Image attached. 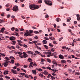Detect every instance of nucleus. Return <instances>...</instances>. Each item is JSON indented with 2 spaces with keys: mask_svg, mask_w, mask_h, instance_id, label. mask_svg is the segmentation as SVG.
I'll list each match as a JSON object with an SVG mask.
<instances>
[{
  "mask_svg": "<svg viewBox=\"0 0 80 80\" xmlns=\"http://www.w3.org/2000/svg\"><path fill=\"white\" fill-rule=\"evenodd\" d=\"M26 33L24 32L25 34L24 35V36L25 35L26 36H32L33 34H32L33 32V31L32 30H30L29 31L26 30Z\"/></svg>",
  "mask_w": 80,
  "mask_h": 80,
  "instance_id": "nucleus-1",
  "label": "nucleus"
},
{
  "mask_svg": "<svg viewBox=\"0 0 80 80\" xmlns=\"http://www.w3.org/2000/svg\"><path fill=\"white\" fill-rule=\"evenodd\" d=\"M18 10V8L17 6H14L12 8V10L14 11V12H16V11H17Z\"/></svg>",
  "mask_w": 80,
  "mask_h": 80,
  "instance_id": "nucleus-2",
  "label": "nucleus"
},
{
  "mask_svg": "<svg viewBox=\"0 0 80 80\" xmlns=\"http://www.w3.org/2000/svg\"><path fill=\"white\" fill-rule=\"evenodd\" d=\"M11 72L12 73H13L14 74H16V75H17V74L18 73V72L16 70H15L14 69H11Z\"/></svg>",
  "mask_w": 80,
  "mask_h": 80,
  "instance_id": "nucleus-3",
  "label": "nucleus"
},
{
  "mask_svg": "<svg viewBox=\"0 0 80 80\" xmlns=\"http://www.w3.org/2000/svg\"><path fill=\"white\" fill-rule=\"evenodd\" d=\"M2 65H4V67H7L8 65V62L6 61L5 62L3 63Z\"/></svg>",
  "mask_w": 80,
  "mask_h": 80,
  "instance_id": "nucleus-4",
  "label": "nucleus"
},
{
  "mask_svg": "<svg viewBox=\"0 0 80 80\" xmlns=\"http://www.w3.org/2000/svg\"><path fill=\"white\" fill-rule=\"evenodd\" d=\"M35 6L34 4H32L30 6V8L31 9V10H34V7Z\"/></svg>",
  "mask_w": 80,
  "mask_h": 80,
  "instance_id": "nucleus-5",
  "label": "nucleus"
},
{
  "mask_svg": "<svg viewBox=\"0 0 80 80\" xmlns=\"http://www.w3.org/2000/svg\"><path fill=\"white\" fill-rule=\"evenodd\" d=\"M15 39H16V38L15 37L12 36L10 37L9 38V40H11L12 41V40H15Z\"/></svg>",
  "mask_w": 80,
  "mask_h": 80,
  "instance_id": "nucleus-6",
  "label": "nucleus"
},
{
  "mask_svg": "<svg viewBox=\"0 0 80 80\" xmlns=\"http://www.w3.org/2000/svg\"><path fill=\"white\" fill-rule=\"evenodd\" d=\"M50 56H54L55 58H57V53L56 52H53L52 53V55H50Z\"/></svg>",
  "mask_w": 80,
  "mask_h": 80,
  "instance_id": "nucleus-7",
  "label": "nucleus"
},
{
  "mask_svg": "<svg viewBox=\"0 0 80 80\" xmlns=\"http://www.w3.org/2000/svg\"><path fill=\"white\" fill-rule=\"evenodd\" d=\"M39 8V7L38 5H34V10H36Z\"/></svg>",
  "mask_w": 80,
  "mask_h": 80,
  "instance_id": "nucleus-8",
  "label": "nucleus"
},
{
  "mask_svg": "<svg viewBox=\"0 0 80 80\" xmlns=\"http://www.w3.org/2000/svg\"><path fill=\"white\" fill-rule=\"evenodd\" d=\"M50 1L49 0H45L44 1L45 3H46V4H47V5H48V4L49 3V2H50Z\"/></svg>",
  "mask_w": 80,
  "mask_h": 80,
  "instance_id": "nucleus-9",
  "label": "nucleus"
},
{
  "mask_svg": "<svg viewBox=\"0 0 80 80\" xmlns=\"http://www.w3.org/2000/svg\"><path fill=\"white\" fill-rule=\"evenodd\" d=\"M43 73L44 74V75H48V72H47V71H44Z\"/></svg>",
  "mask_w": 80,
  "mask_h": 80,
  "instance_id": "nucleus-10",
  "label": "nucleus"
},
{
  "mask_svg": "<svg viewBox=\"0 0 80 80\" xmlns=\"http://www.w3.org/2000/svg\"><path fill=\"white\" fill-rule=\"evenodd\" d=\"M59 58H61V59H63L64 58L63 57V55H62V54H60L59 56Z\"/></svg>",
  "mask_w": 80,
  "mask_h": 80,
  "instance_id": "nucleus-11",
  "label": "nucleus"
},
{
  "mask_svg": "<svg viewBox=\"0 0 80 80\" xmlns=\"http://www.w3.org/2000/svg\"><path fill=\"white\" fill-rule=\"evenodd\" d=\"M42 43L43 44H47V41L46 40H44L42 41Z\"/></svg>",
  "mask_w": 80,
  "mask_h": 80,
  "instance_id": "nucleus-12",
  "label": "nucleus"
},
{
  "mask_svg": "<svg viewBox=\"0 0 80 80\" xmlns=\"http://www.w3.org/2000/svg\"><path fill=\"white\" fill-rule=\"evenodd\" d=\"M48 5H49V6H52V2L50 1V2H49Z\"/></svg>",
  "mask_w": 80,
  "mask_h": 80,
  "instance_id": "nucleus-13",
  "label": "nucleus"
},
{
  "mask_svg": "<svg viewBox=\"0 0 80 80\" xmlns=\"http://www.w3.org/2000/svg\"><path fill=\"white\" fill-rule=\"evenodd\" d=\"M32 72L34 74H36V73H37V71H36V70H32Z\"/></svg>",
  "mask_w": 80,
  "mask_h": 80,
  "instance_id": "nucleus-14",
  "label": "nucleus"
},
{
  "mask_svg": "<svg viewBox=\"0 0 80 80\" xmlns=\"http://www.w3.org/2000/svg\"><path fill=\"white\" fill-rule=\"evenodd\" d=\"M35 53H36L38 55H41L40 54H41V53L37 51H35Z\"/></svg>",
  "mask_w": 80,
  "mask_h": 80,
  "instance_id": "nucleus-15",
  "label": "nucleus"
},
{
  "mask_svg": "<svg viewBox=\"0 0 80 80\" xmlns=\"http://www.w3.org/2000/svg\"><path fill=\"white\" fill-rule=\"evenodd\" d=\"M8 71H5L4 72V75H7V74H8Z\"/></svg>",
  "mask_w": 80,
  "mask_h": 80,
  "instance_id": "nucleus-16",
  "label": "nucleus"
},
{
  "mask_svg": "<svg viewBox=\"0 0 80 80\" xmlns=\"http://www.w3.org/2000/svg\"><path fill=\"white\" fill-rule=\"evenodd\" d=\"M28 61L29 62H32V59L30 58H28Z\"/></svg>",
  "mask_w": 80,
  "mask_h": 80,
  "instance_id": "nucleus-17",
  "label": "nucleus"
},
{
  "mask_svg": "<svg viewBox=\"0 0 80 80\" xmlns=\"http://www.w3.org/2000/svg\"><path fill=\"white\" fill-rule=\"evenodd\" d=\"M52 63H53V64H54V65H57V62H56L55 61H53Z\"/></svg>",
  "mask_w": 80,
  "mask_h": 80,
  "instance_id": "nucleus-18",
  "label": "nucleus"
},
{
  "mask_svg": "<svg viewBox=\"0 0 80 80\" xmlns=\"http://www.w3.org/2000/svg\"><path fill=\"white\" fill-rule=\"evenodd\" d=\"M5 30V28H4L1 29V32H2V33H3V32H4V30Z\"/></svg>",
  "mask_w": 80,
  "mask_h": 80,
  "instance_id": "nucleus-19",
  "label": "nucleus"
},
{
  "mask_svg": "<svg viewBox=\"0 0 80 80\" xmlns=\"http://www.w3.org/2000/svg\"><path fill=\"white\" fill-rule=\"evenodd\" d=\"M61 62L62 63H66V61L64 60H61Z\"/></svg>",
  "mask_w": 80,
  "mask_h": 80,
  "instance_id": "nucleus-20",
  "label": "nucleus"
},
{
  "mask_svg": "<svg viewBox=\"0 0 80 80\" xmlns=\"http://www.w3.org/2000/svg\"><path fill=\"white\" fill-rule=\"evenodd\" d=\"M26 53L28 54H32V55H33V52H31V51L27 52Z\"/></svg>",
  "mask_w": 80,
  "mask_h": 80,
  "instance_id": "nucleus-21",
  "label": "nucleus"
},
{
  "mask_svg": "<svg viewBox=\"0 0 80 80\" xmlns=\"http://www.w3.org/2000/svg\"><path fill=\"white\" fill-rule=\"evenodd\" d=\"M5 59H6V61H8V60H10V59H9V58L7 57H5Z\"/></svg>",
  "mask_w": 80,
  "mask_h": 80,
  "instance_id": "nucleus-22",
  "label": "nucleus"
},
{
  "mask_svg": "<svg viewBox=\"0 0 80 80\" xmlns=\"http://www.w3.org/2000/svg\"><path fill=\"white\" fill-rule=\"evenodd\" d=\"M49 39H50L51 40H55V39L53 38L52 37V36H50L49 37ZM53 38V39H52Z\"/></svg>",
  "mask_w": 80,
  "mask_h": 80,
  "instance_id": "nucleus-23",
  "label": "nucleus"
},
{
  "mask_svg": "<svg viewBox=\"0 0 80 80\" xmlns=\"http://www.w3.org/2000/svg\"><path fill=\"white\" fill-rule=\"evenodd\" d=\"M19 56L20 57V58H23L24 57L22 55V54L19 55Z\"/></svg>",
  "mask_w": 80,
  "mask_h": 80,
  "instance_id": "nucleus-24",
  "label": "nucleus"
},
{
  "mask_svg": "<svg viewBox=\"0 0 80 80\" xmlns=\"http://www.w3.org/2000/svg\"><path fill=\"white\" fill-rule=\"evenodd\" d=\"M51 70H52V71H53L54 73H55V72H56V71H58L57 70L54 69H52Z\"/></svg>",
  "mask_w": 80,
  "mask_h": 80,
  "instance_id": "nucleus-25",
  "label": "nucleus"
},
{
  "mask_svg": "<svg viewBox=\"0 0 80 80\" xmlns=\"http://www.w3.org/2000/svg\"><path fill=\"white\" fill-rule=\"evenodd\" d=\"M23 57L24 58H27V57H28V55H27V53L25 54H24V55H23Z\"/></svg>",
  "mask_w": 80,
  "mask_h": 80,
  "instance_id": "nucleus-26",
  "label": "nucleus"
},
{
  "mask_svg": "<svg viewBox=\"0 0 80 80\" xmlns=\"http://www.w3.org/2000/svg\"><path fill=\"white\" fill-rule=\"evenodd\" d=\"M72 19L71 18H69L67 20V22H70V20Z\"/></svg>",
  "mask_w": 80,
  "mask_h": 80,
  "instance_id": "nucleus-27",
  "label": "nucleus"
},
{
  "mask_svg": "<svg viewBox=\"0 0 80 80\" xmlns=\"http://www.w3.org/2000/svg\"><path fill=\"white\" fill-rule=\"evenodd\" d=\"M17 41L19 43H18V44H20V43H22V41H21V40H17Z\"/></svg>",
  "mask_w": 80,
  "mask_h": 80,
  "instance_id": "nucleus-28",
  "label": "nucleus"
},
{
  "mask_svg": "<svg viewBox=\"0 0 80 80\" xmlns=\"http://www.w3.org/2000/svg\"><path fill=\"white\" fill-rule=\"evenodd\" d=\"M20 75H21L22 76L25 75V74L24 73H19Z\"/></svg>",
  "mask_w": 80,
  "mask_h": 80,
  "instance_id": "nucleus-29",
  "label": "nucleus"
},
{
  "mask_svg": "<svg viewBox=\"0 0 80 80\" xmlns=\"http://www.w3.org/2000/svg\"><path fill=\"white\" fill-rule=\"evenodd\" d=\"M12 44H15L17 42L15 41H12Z\"/></svg>",
  "mask_w": 80,
  "mask_h": 80,
  "instance_id": "nucleus-30",
  "label": "nucleus"
},
{
  "mask_svg": "<svg viewBox=\"0 0 80 80\" xmlns=\"http://www.w3.org/2000/svg\"><path fill=\"white\" fill-rule=\"evenodd\" d=\"M47 62H49V63H51V60L47 58Z\"/></svg>",
  "mask_w": 80,
  "mask_h": 80,
  "instance_id": "nucleus-31",
  "label": "nucleus"
},
{
  "mask_svg": "<svg viewBox=\"0 0 80 80\" xmlns=\"http://www.w3.org/2000/svg\"><path fill=\"white\" fill-rule=\"evenodd\" d=\"M36 69L38 70L39 71V72H42V69L41 68H39V69L37 68Z\"/></svg>",
  "mask_w": 80,
  "mask_h": 80,
  "instance_id": "nucleus-32",
  "label": "nucleus"
},
{
  "mask_svg": "<svg viewBox=\"0 0 80 80\" xmlns=\"http://www.w3.org/2000/svg\"><path fill=\"white\" fill-rule=\"evenodd\" d=\"M49 46H50V47H53V45L51 43H49Z\"/></svg>",
  "mask_w": 80,
  "mask_h": 80,
  "instance_id": "nucleus-33",
  "label": "nucleus"
},
{
  "mask_svg": "<svg viewBox=\"0 0 80 80\" xmlns=\"http://www.w3.org/2000/svg\"><path fill=\"white\" fill-rule=\"evenodd\" d=\"M5 22V21L3 20H2L0 19V23H3V22Z\"/></svg>",
  "mask_w": 80,
  "mask_h": 80,
  "instance_id": "nucleus-34",
  "label": "nucleus"
},
{
  "mask_svg": "<svg viewBox=\"0 0 80 80\" xmlns=\"http://www.w3.org/2000/svg\"><path fill=\"white\" fill-rule=\"evenodd\" d=\"M39 76H40V77H42V78H43V75L42 74L40 73L39 75Z\"/></svg>",
  "mask_w": 80,
  "mask_h": 80,
  "instance_id": "nucleus-35",
  "label": "nucleus"
},
{
  "mask_svg": "<svg viewBox=\"0 0 80 80\" xmlns=\"http://www.w3.org/2000/svg\"><path fill=\"white\" fill-rule=\"evenodd\" d=\"M44 47H45L46 49H48V47L46 45H44Z\"/></svg>",
  "mask_w": 80,
  "mask_h": 80,
  "instance_id": "nucleus-36",
  "label": "nucleus"
},
{
  "mask_svg": "<svg viewBox=\"0 0 80 80\" xmlns=\"http://www.w3.org/2000/svg\"><path fill=\"white\" fill-rule=\"evenodd\" d=\"M15 65H16L17 67H19L20 66V64L18 63H15Z\"/></svg>",
  "mask_w": 80,
  "mask_h": 80,
  "instance_id": "nucleus-37",
  "label": "nucleus"
},
{
  "mask_svg": "<svg viewBox=\"0 0 80 80\" xmlns=\"http://www.w3.org/2000/svg\"><path fill=\"white\" fill-rule=\"evenodd\" d=\"M52 54V52H51V51H50V52H47V54H49L50 55Z\"/></svg>",
  "mask_w": 80,
  "mask_h": 80,
  "instance_id": "nucleus-38",
  "label": "nucleus"
},
{
  "mask_svg": "<svg viewBox=\"0 0 80 80\" xmlns=\"http://www.w3.org/2000/svg\"><path fill=\"white\" fill-rule=\"evenodd\" d=\"M17 53H18V54H19V55H22V52H17Z\"/></svg>",
  "mask_w": 80,
  "mask_h": 80,
  "instance_id": "nucleus-39",
  "label": "nucleus"
},
{
  "mask_svg": "<svg viewBox=\"0 0 80 80\" xmlns=\"http://www.w3.org/2000/svg\"><path fill=\"white\" fill-rule=\"evenodd\" d=\"M34 33H36V34H37V33H40V32L38 31H35L34 32Z\"/></svg>",
  "mask_w": 80,
  "mask_h": 80,
  "instance_id": "nucleus-40",
  "label": "nucleus"
},
{
  "mask_svg": "<svg viewBox=\"0 0 80 80\" xmlns=\"http://www.w3.org/2000/svg\"><path fill=\"white\" fill-rule=\"evenodd\" d=\"M16 48H18V49H19V48H21L20 46L18 45H17L16 46Z\"/></svg>",
  "mask_w": 80,
  "mask_h": 80,
  "instance_id": "nucleus-41",
  "label": "nucleus"
},
{
  "mask_svg": "<svg viewBox=\"0 0 80 80\" xmlns=\"http://www.w3.org/2000/svg\"><path fill=\"white\" fill-rule=\"evenodd\" d=\"M47 68L49 69V70H52V69H51V68L49 67H47Z\"/></svg>",
  "mask_w": 80,
  "mask_h": 80,
  "instance_id": "nucleus-42",
  "label": "nucleus"
},
{
  "mask_svg": "<svg viewBox=\"0 0 80 80\" xmlns=\"http://www.w3.org/2000/svg\"><path fill=\"white\" fill-rule=\"evenodd\" d=\"M15 28L14 27H12L11 28V30L12 31H13L14 30H15Z\"/></svg>",
  "mask_w": 80,
  "mask_h": 80,
  "instance_id": "nucleus-43",
  "label": "nucleus"
},
{
  "mask_svg": "<svg viewBox=\"0 0 80 80\" xmlns=\"http://www.w3.org/2000/svg\"><path fill=\"white\" fill-rule=\"evenodd\" d=\"M49 16L48 14H46V15L45 16V18H48Z\"/></svg>",
  "mask_w": 80,
  "mask_h": 80,
  "instance_id": "nucleus-44",
  "label": "nucleus"
},
{
  "mask_svg": "<svg viewBox=\"0 0 80 80\" xmlns=\"http://www.w3.org/2000/svg\"><path fill=\"white\" fill-rule=\"evenodd\" d=\"M59 20H60V18H57V21L58 22H59Z\"/></svg>",
  "mask_w": 80,
  "mask_h": 80,
  "instance_id": "nucleus-45",
  "label": "nucleus"
},
{
  "mask_svg": "<svg viewBox=\"0 0 80 80\" xmlns=\"http://www.w3.org/2000/svg\"><path fill=\"white\" fill-rule=\"evenodd\" d=\"M23 47H25V48H27L28 46L27 45H25V44H24L23 45Z\"/></svg>",
  "mask_w": 80,
  "mask_h": 80,
  "instance_id": "nucleus-46",
  "label": "nucleus"
},
{
  "mask_svg": "<svg viewBox=\"0 0 80 80\" xmlns=\"http://www.w3.org/2000/svg\"><path fill=\"white\" fill-rule=\"evenodd\" d=\"M11 62L12 63V64H13L14 63V60H13V59H12L11 60Z\"/></svg>",
  "mask_w": 80,
  "mask_h": 80,
  "instance_id": "nucleus-47",
  "label": "nucleus"
},
{
  "mask_svg": "<svg viewBox=\"0 0 80 80\" xmlns=\"http://www.w3.org/2000/svg\"><path fill=\"white\" fill-rule=\"evenodd\" d=\"M44 61H45V60H44V59H42V58L41 59V62H44Z\"/></svg>",
  "mask_w": 80,
  "mask_h": 80,
  "instance_id": "nucleus-48",
  "label": "nucleus"
},
{
  "mask_svg": "<svg viewBox=\"0 0 80 80\" xmlns=\"http://www.w3.org/2000/svg\"><path fill=\"white\" fill-rule=\"evenodd\" d=\"M52 75L54 76V77H55V75H56V74H55V73H53V72H52Z\"/></svg>",
  "mask_w": 80,
  "mask_h": 80,
  "instance_id": "nucleus-49",
  "label": "nucleus"
},
{
  "mask_svg": "<svg viewBox=\"0 0 80 80\" xmlns=\"http://www.w3.org/2000/svg\"><path fill=\"white\" fill-rule=\"evenodd\" d=\"M0 54L2 55V56H4V57L5 56V55L3 54V53H1Z\"/></svg>",
  "mask_w": 80,
  "mask_h": 80,
  "instance_id": "nucleus-50",
  "label": "nucleus"
},
{
  "mask_svg": "<svg viewBox=\"0 0 80 80\" xmlns=\"http://www.w3.org/2000/svg\"><path fill=\"white\" fill-rule=\"evenodd\" d=\"M38 2L39 3H41L42 2V0H39L38 1Z\"/></svg>",
  "mask_w": 80,
  "mask_h": 80,
  "instance_id": "nucleus-51",
  "label": "nucleus"
},
{
  "mask_svg": "<svg viewBox=\"0 0 80 80\" xmlns=\"http://www.w3.org/2000/svg\"><path fill=\"white\" fill-rule=\"evenodd\" d=\"M67 62H68V63H71V61L70 60H67Z\"/></svg>",
  "mask_w": 80,
  "mask_h": 80,
  "instance_id": "nucleus-52",
  "label": "nucleus"
},
{
  "mask_svg": "<svg viewBox=\"0 0 80 80\" xmlns=\"http://www.w3.org/2000/svg\"><path fill=\"white\" fill-rule=\"evenodd\" d=\"M33 65L34 66V67H37V64H36V63L34 62L33 64Z\"/></svg>",
  "mask_w": 80,
  "mask_h": 80,
  "instance_id": "nucleus-53",
  "label": "nucleus"
},
{
  "mask_svg": "<svg viewBox=\"0 0 80 80\" xmlns=\"http://www.w3.org/2000/svg\"><path fill=\"white\" fill-rule=\"evenodd\" d=\"M51 51L52 52H54V51H55V49L53 48H52L51 49Z\"/></svg>",
  "mask_w": 80,
  "mask_h": 80,
  "instance_id": "nucleus-54",
  "label": "nucleus"
},
{
  "mask_svg": "<svg viewBox=\"0 0 80 80\" xmlns=\"http://www.w3.org/2000/svg\"><path fill=\"white\" fill-rule=\"evenodd\" d=\"M25 77H26V78H28V75L26 74V75H25Z\"/></svg>",
  "mask_w": 80,
  "mask_h": 80,
  "instance_id": "nucleus-55",
  "label": "nucleus"
},
{
  "mask_svg": "<svg viewBox=\"0 0 80 80\" xmlns=\"http://www.w3.org/2000/svg\"><path fill=\"white\" fill-rule=\"evenodd\" d=\"M77 20L78 21H79V20H80V17H78L77 18Z\"/></svg>",
  "mask_w": 80,
  "mask_h": 80,
  "instance_id": "nucleus-56",
  "label": "nucleus"
},
{
  "mask_svg": "<svg viewBox=\"0 0 80 80\" xmlns=\"http://www.w3.org/2000/svg\"><path fill=\"white\" fill-rule=\"evenodd\" d=\"M44 39L46 40H49V38H47L46 37H44Z\"/></svg>",
  "mask_w": 80,
  "mask_h": 80,
  "instance_id": "nucleus-57",
  "label": "nucleus"
},
{
  "mask_svg": "<svg viewBox=\"0 0 80 80\" xmlns=\"http://www.w3.org/2000/svg\"><path fill=\"white\" fill-rule=\"evenodd\" d=\"M51 78L52 79V80H53V79H55V77H54L53 76H51Z\"/></svg>",
  "mask_w": 80,
  "mask_h": 80,
  "instance_id": "nucleus-58",
  "label": "nucleus"
},
{
  "mask_svg": "<svg viewBox=\"0 0 80 80\" xmlns=\"http://www.w3.org/2000/svg\"><path fill=\"white\" fill-rule=\"evenodd\" d=\"M33 64V62H31L29 65H32Z\"/></svg>",
  "mask_w": 80,
  "mask_h": 80,
  "instance_id": "nucleus-59",
  "label": "nucleus"
},
{
  "mask_svg": "<svg viewBox=\"0 0 80 80\" xmlns=\"http://www.w3.org/2000/svg\"><path fill=\"white\" fill-rule=\"evenodd\" d=\"M63 37H61V38L59 39V41H61V40H62V39H63Z\"/></svg>",
  "mask_w": 80,
  "mask_h": 80,
  "instance_id": "nucleus-60",
  "label": "nucleus"
},
{
  "mask_svg": "<svg viewBox=\"0 0 80 80\" xmlns=\"http://www.w3.org/2000/svg\"><path fill=\"white\" fill-rule=\"evenodd\" d=\"M37 48L38 49L40 50H41V48H40L39 47H38V46H37Z\"/></svg>",
  "mask_w": 80,
  "mask_h": 80,
  "instance_id": "nucleus-61",
  "label": "nucleus"
},
{
  "mask_svg": "<svg viewBox=\"0 0 80 80\" xmlns=\"http://www.w3.org/2000/svg\"><path fill=\"white\" fill-rule=\"evenodd\" d=\"M76 55V56H77V57H80V54H77Z\"/></svg>",
  "mask_w": 80,
  "mask_h": 80,
  "instance_id": "nucleus-62",
  "label": "nucleus"
},
{
  "mask_svg": "<svg viewBox=\"0 0 80 80\" xmlns=\"http://www.w3.org/2000/svg\"><path fill=\"white\" fill-rule=\"evenodd\" d=\"M20 30L22 32V31H23V30H24V29H23V28L20 29Z\"/></svg>",
  "mask_w": 80,
  "mask_h": 80,
  "instance_id": "nucleus-63",
  "label": "nucleus"
},
{
  "mask_svg": "<svg viewBox=\"0 0 80 80\" xmlns=\"http://www.w3.org/2000/svg\"><path fill=\"white\" fill-rule=\"evenodd\" d=\"M51 75L50 74H49L48 76H47V78H49V77H51Z\"/></svg>",
  "mask_w": 80,
  "mask_h": 80,
  "instance_id": "nucleus-64",
  "label": "nucleus"
}]
</instances>
